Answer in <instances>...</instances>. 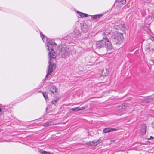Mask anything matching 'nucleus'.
Returning a JSON list of instances; mask_svg holds the SVG:
<instances>
[{
    "mask_svg": "<svg viewBox=\"0 0 154 154\" xmlns=\"http://www.w3.org/2000/svg\"><path fill=\"white\" fill-rule=\"evenodd\" d=\"M56 45V43H53L52 42H49L47 44L48 49L49 51L48 54L49 65L48 71H50L51 72L54 70L55 67L54 63L53 62L55 60V58L56 57V53L54 51L53 47L55 46Z\"/></svg>",
    "mask_w": 154,
    "mask_h": 154,
    "instance_id": "nucleus-1",
    "label": "nucleus"
},
{
    "mask_svg": "<svg viewBox=\"0 0 154 154\" xmlns=\"http://www.w3.org/2000/svg\"><path fill=\"white\" fill-rule=\"evenodd\" d=\"M96 45V47L99 48L104 47L109 50H111L112 48V44L109 39H105L104 38L101 40L97 41Z\"/></svg>",
    "mask_w": 154,
    "mask_h": 154,
    "instance_id": "nucleus-2",
    "label": "nucleus"
},
{
    "mask_svg": "<svg viewBox=\"0 0 154 154\" xmlns=\"http://www.w3.org/2000/svg\"><path fill=\"white\" fill-rule=\"evenodd\" d=\"M71 50L68 47L63 45L59 51V55L62 58H66L69 57L71 53Z\"/></svg>",
    "mask_w": 154,
    "mask_h": 154,
    "instance_id": "nucleus-3",
    "label": "nucleus"
},
{
    "mask_svg": "<svg viewBox=\"0 0 154 154\" xmlns=\"http://www.w3.org/2000/svg\"><path fill=\"white\" fill-rule=\"evenodd\" d=\"M110 41L114 44L121 43L123 41V35L119 34L117 32L114 33V34L111 37Z\"/></svg>",
    "mask_w": 154,
    "mask_h": 154,
    "instance_id": "nucleus-4",
    "label": "nucleus"
},
{
    "mask_svg": "<svg viewBox=\"0 0 154 154\" xmlns=\"http://www.w3.org/2000/svg\"><path fill=\"white\" fill-rule=\"evenodd\" d=\"M124 24L118 25L117 23L115 24L112 23V25L111 26L113 28L115 29H121L122 30L123 29L124 27Z\"/></svg>",
    "mask_w": 154,
    "mask_h": 154,
    "instance_id": "nucleus-5",
    "label": "nucleus"
},
{
    "mask_svg": "<svg viewBox=\"0 0 154 154\" xmlns=\"http://www.w3.org/2000/svg\"><path fill=\"white\" fill-rule=\"evenodd\" d=\"M102 35L103 36V38H104L105 39H108V37H111V34L110 31L107 30L102 33Z\"/></svg>",
    "mask_w": 154,
    "mask_h": 154,
    "instance_id": "nucleus-6",
    "label": "nucleus"
},
{
    "mask_svg": "<svg viewBox=\"0 0 154 154\" xmlns=\"http://www.w3.org/2000/svg\"><path fill=\"white\" fill-rule=\"evenodd\" d=\"M40 34L41 37L42 38V40H43V42H47V45L48 43L49 42H52V43H55V42H54L52 41L50 39H47V37H45V36L43 34H42V33L41 32H40Z\"/></svg>",
    "mask_w": 154,
    "mask_h": 154,
    "instance_id": "nucleus-7",
    "label": "nucleus"
},
{
    "mask_svg": "<svg viewBox=\"0 0 154 154\" xmlns=\"http://www.w3.org/2000/svg\"><path fill=\"white\" fill-rule=\"evenodd\" d=\"M117 129L111 128H105L103 130V132L104 133L110 132L112 131H115Z\"/></svg>",
    "mask_w": 154,
    "mask_h": 154,
    "instance_id": "nucleus-8",
    "label": "nucleus"
},
{
    "mask_svg": "<svg viewBox=\"0 0 154 154\" xmlns=\"http://www.w3.org/2000/svg\"><path fill=\"white\" fill-rule=\"evenodd\" d=\"M73 37L77 38L81 36V33L80 31L78 30H74L72 34Z\"/></svg>",
    "mask_w": 154,
    "mask_h": 154,
    "instance_id": "nucleus-9",
    "label": "nucleus"
},
{
    "mask_svg": "<svg viewBox=\"0 0 154 154\" xmlns=\"http://www.w3.org/2000/svg\"><path fill=\"white\" fill-rule=\"evenodd\" d=\"M147 127L145 124H143L141 125L140 132L142 134H144L146 132Z\"/></svg>",
    "mask_w": 154,
    "mask_h": 154,
    "instance_id": "nucleus-10",
    "label": "nucleus"
},
{
    "mask_svg": "<svg viewBox=\"0 0 154 154\" xmlns=\"http://www.w3.org/2000/svg\"><path fill=\"white\" fill-rule=\"evenodd\" d=\"M103 15V14H100L98 15H91V18L97 20L99 19Z\"/></svg>",
    "mask_w": 154,
    "mask_h": 154,
    "instance_id": "nucleus-11",
    "label": "nucleus"
},
{
    "mask_svg": "<svg viewBox=\"0 0 154 154\" xmlns=\"http://www.w3.org/2000/svg\"><path fill=\"white\" fill-rule=\"evenodd\" d=\"M87 145L91 146H95L97 145L96 143L95 140L87 142L86 143Z\"/></svg>",
    "mask_w": 154,
    "mask_h": 154,
    "instance_id": "nucleus-12",
    "label": "nucleus"
},
{
    "mask_svg": "<svg viewBox=\"0 0 154 154\" xmlns=\"http://www.w3.org/2000/svg\"><path fill=\"white\" fill-rule=\"evenodd\" d=\"M85 109V107H76L75 108H72L71 110L73 111H78L84 110Z\"/></svg>",
    "mask_w": 154,
    "mask_h": 154,
    "instance_id": "nucleus-13",
    "label": "nucleus"
},
{
    "mask_svg": "<svg viewBox=\"0 0 154 154\" xmlns=\"http://www.w3.org/2000/svg\"><path fill=\"white\" fill-rule=\"evenodd\" d=\"M59 100V98L57 97H55L54 99L52 100L51 103L54 105L56 104L58 102V101Z\"/></svg>",
    "mask_w": 154,
    "mask_h": 154,
    "instance_id": "nucleus-14",
    "label": "nucleus"
},
{
    "mask_svg": "<svg viewBox=\"0 0 154 154\" xmlns=\"http://www.w3.org/2000/svg\"><path fill=\"white\" fill-rule=\"evenodd\" d=\"M49 88L50 89V91L52 93L54 94L56 92L57 89L55 86H52L50 87H49Z\"/></svg>",
    "mask_w": 154,
    "mask_h": 154,
    "instance_id": "nucleus-15",
    "label": "nucleus"
},
{
    "mask_svg": "<svg viewBox=\"0 0 154 154\" xmlns=\"http://www.w3.org/2000/svg\"><path fill=\"white\" fill-rule=\"evenodd\" d=\"M82 31L83 32H86L87 31L88 29L87 26L86 24H83L81 28Z\"/></svg>",
    "mask_w": 154,
    "mask_h": 154,
    "instance_id": "nucleus-16",
    "label": "nucleus"
},
{
    "mask_svg": "<svg viewBox=\"0 0 154 154\" xmlns=\"http://www.w3.org/2000/svg\"><path fill=\"white\" fill-rule=\"evenodd\" d=\"M150 100H151V98H149L148 96L144 99L142 100L141 102L144 103H148L150 102Z\"/></svg>",
    "mask_w": 154,
    "mask_h": 154,
    "instance_id": "nucleus-17",
    "label": "nucleus"
},
{
    "mask_svg": "<svg viewBox=\"0 0 154 154\" xmlns=\"http://www.w3.org/2000/svg\"><path fill=\"white\" fill-rule=\"evenodd\" d=\"M77 13L82 17H86L88 16L87 14L79 12L78 11H77Z\"/></svg>",
    "mask_w": 154,
    "mask_h": 154,
    "instance_id": "nucleus-18",
    "label": "nucleus"
},
{
    "mask_svg": "<svg viewBox=\"0 0 154 154\" xmlns=\"http://www.w3.org/2000/svg\"><path fill=\"white\" fill-rule=\"evenodd\" d=\"M52 124H53V122H50L45 123L43 126L45 127H46Z\"/></svg>",
    "mask_w": 154,
    "mask_h": 154,
    "instance_id": "nucleus-19",
    "label": "nucleus"
},
{
    "mask_svg": "<svg viewBox=\"0 0 154 154\" xmlns=\"http://www.w3.org/2000/svg\"><path fill=\"white\" fill-rule=\"evenodd\" d=\"M126 0H118V2L120 4L124 5L126 2Z\"/></svg>",
    "mask_w": 154,
    "mask_h": 154,
    "instance_id": "nucleus-20",
    "label": "nucleus"
},
{
    "mask_svg": "<svg viewBox=\"0 0 154 154\" xmlns=\"http://www.w3.org/2000/svg\"><path fill=\"white\" fill-rule=\"evenodd\" d=\"M42 94H43V95L44 97L45 98V99L46 100L48 98V97L47 96V93H46L45 92H42Z\"/></svg>",
    "mask_w": 154,
    "mask_h": 154,
    "instance_id": "nucleus-21",
    "label": "nucleus"
},
{
    "mask_svg": "<svg viewBox=\"0 0 154 154\" xmlns=\"http://www.w3.org/2000/svg\"><path fill=\"white\" fill-rule=\"evenodd\" d=\"M125 104H122V105L119 106L118 108L119 109H125Z\"/></svg>",
    "mask_w": 154,
    "mask_h": 154,
    "instance_id": "nucleus-22",
    "label": "nucleus"
},
{
    "mask_svg": "<svg viewBox=\"0 0 154 154\" xmlns=\"http://www.w3.org/2000/svg\"><path fill=\"white\" fill-rule=\"evenodd\" d=\"M40 153L42 154H50V153L48 152H46V151L41 150L40 151Z\"/></svg>",
    "mask_w": 154,
    "mask_h": 154,
    "instance_id": "nucleus-23",
    "label": "nucleus"
},
{
    "mask_svg": "<svg viewBox=\"0 0 154 154\" xmlns=\"http://www.w3.org/2000/svg\"><path fill=\"white\" fill-rule=\"evenodd\" d=\"M97 145L101 142V140L100 138L98 140H95Z\"/></svg>",
    "mask_w": 154,
    "mask_h": 154,
    "instance_id": "nucleus-24",
    "label": "nucleus"
},
{
    "mask_svg": "<svg viewBox=\"0 0 154 154\" xmlns=\"http://www.w3.org/2000/svg\"><path fill=\"white\" fill-rule=\"evenodd\" d=\"M148 98H151V100H154V94L151 96H148Z\"/></svg>",
    "mask_w": 154,
    "mask_h": 154,
    "instance_id": "nucleus-25",
    "label": "nucleus"
},
{
    "mask_svg": "<svg viewBox=\"0 0 154 154\" xmlns=\"http://www.w3.org/2000/svg\"><path fill=\"white\" fill-rule=\"evenodd\" d=\"M52 72L50 71H48L47 73L45 76V78H47L48 75L51 74Z\"/></svg>",
    "mask_w": 154,
    "mask_h": 154,
    "instance_id": "nucleus-26",
    "label": "nucleus"
},
{
    "mask_svg": "<svg viewBox=\"0 0 154 154\" xmlns=\"http://www.w3.org/2000/svg\"><path fill=\"white\" fill-rule=\"evenodd\" d=\"M150 39L152 41H154V37H151Z\"/></svg>",
    "mask_w": 154,
    "mask_h": 154,
    "instance_id": "nucleus-27",
    "label": "nucleus"
},
{
    "mask_svg": "<svg viewBox=\"0 0 154 154\" xmlns=\"http://www.w3.org/2000/svg\"><path fill=\"white\" fill-rule=\"evenodd\" d=\"M152 128L154 129V121L152 123Z\"/></svg>",
    "mask_w": 154,
    "mask_h": 154,
    "instance_id": "nucleus-28",
    "label": "nucleus"
},
{
    "mask_svg": "<svg viewBox=\"0 0 154 154\" xmlns=\"http://www.w3.org/2000/svg\"><path fill=\"white\" fill-rule=\"evenodd\" d=\"M115 140H110V142H114L115 141Z\"/></svg>",
    "mask_w": 154,
    "mask_h": 154,
    "instance_id": "nucleus-29",
    "label": "nucleus"
},
{
    "mask_svg": "<svg viewBox=\"0 0 154 154\" xmlns=\"http://www.w3.org/2000/svg\"><path fill=\"white\" fill-rule=\"evenodd\" d=\"M154 138L153 137L151 136L150 137V138L149 139H153Z\"/></svg>",
    "mask_w": 154,
    "mask_h": 154,
    "instance_id": "nucleus-30",
    "label": "nucleus"
},
{
    "mask_svg": "<svg viewBox=\"0 0 154 154\" xmlns=\"http://www.w3.org/2000/svg\"><path fill=\"white\" fill-rule=\"evenodd\" d=\"M38 92L39 93H40L41 92V90L39 91H38Z\"/></svg>",
    "mask_w": 154,
    "mask_h": 154,
    "instance_id": "nucleus-31",
    "label": "nucleus"
},
{
    "mask_svg": "<svg viewBox=\"0 0 154 154\" xmlns=\"http://www.w3.org/2000/svg\"><path fill=\"white\" fill-rule=\"evenodd\" d=\"M2 110V109L1 108H0V112H1Z\"/></svg>",
    "mask_w": 154,
    "mask_h": 154,
    "instance_id": "nucleus-32",
    "label": "nucleus"
}]
</instances>
